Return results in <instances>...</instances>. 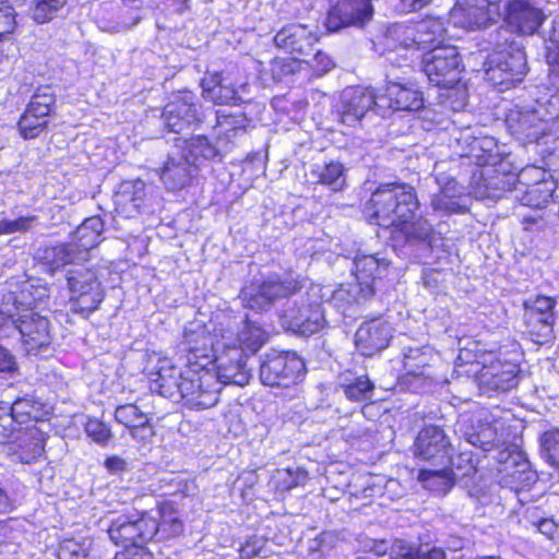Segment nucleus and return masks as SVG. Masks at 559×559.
<instances>
[{
    "label": "nucleus",
    "instance_id": "f257e3e1",
    "mask_svg": "<svg viewBox=\"0 0 559 559\" xmlns=\"http://www.w3.org/2000/svg\"><path fill=\"white\" fill-rule=\"evenodd\" d=\"M419 202L413 187L404 183L381 185L372 192L366 205L370 223L392 227L394 248H424L432 250L441 240L440 234L423 217L415 218Z\"/></svg>",
    "mask_w": 559,
    "mask_h": 559
},
{
    "label": "nucleus",
    "instance_id": "f03ea898",
    "mask_svg": "<svg viewBox=\"0 0 559 559\" xmlns=\"http://www.w3.org/2000/svg\"><path fill=\"white\" fill-rule=\"evenodd\" d=\"M306 278L293 272L270 275L261 283L245 287L239 295L243 307L263 312L277 300L288 298L305 286Z\"/></svg>",
    "mask_w": 559,
    "mask_h": 559
},
{
    "label": "nucleus",
    "instance_id": "7ed1b4c3",
    "mask_svg": "<svg viewBox=\"0 0 559 559\" xmlns=\"http://www.w3.org/2000/svg\"><path fill=\"white\" fill-rule=\"evenodd\" d=\"M557 117V112L551 111L546 103L535 102L511 112L507 123L511 134L523 145L539 144L549 135Z\"/></svg>",
    "mask_w": 559,
    "mask_h": 559
},
{
    "label": "nucleus",
    "instance_id": "20e7f679",
    "mask_svg": "<svg viewBox=\"0 0 559 559\" xmlns=\"http://www.w3.org/2000/svg\"><path fill=\"white\" fill-rule=\"evenodd\" d=\"M484 67L485 79L500 92L521 83L528 71L525 51L515 45L492 51Z\"/></svg>",
    "mask_w": 559,
    "mask_h": 559
},
{
    "label": "nucleus",
    "instance_id": "39448f33",
    "mask_svg": "<svg viewBox=\"0 0 559 559\" xmlns=\"http://www.w3.org/2000/svg\"><path fill=\"white\" fill-rule=\"evenodd\" d=\"M179 385L178 400L191 409H205L217 404L221 383L207 367L187 366Z\"/></svg>",
    "mask_w": 559,
    "mask_h": 559
},
{
    "label": "nucleus",
    "instance_id": "423d86ee",
    "mask_svg": "<svg viewBox=\"0 0 559 559\" xmlns=\"http://www.w3.org/2000/svg\"><path fill=\"white\" fill-rule=\"evenodd\" d=\"M389 262L373 254L356 255L353 260L352 273L357 283L350 284L348 287L341 286L333 293L335 301H345L347 304L361 302L370 298L373 290V282L376 278L384 275Z\"/></svg>",
    "mask_w": 559,
    "mask_h": 559
},
{
    "label": "nucleus",
    "instance_id": "0eeeda50",
    "mask_svg": "<svg viewBox=\"0 0 559 559\" xmlns=\"http://www.w3.org/2000/svg\"><path fill=\"white\" fill-rule=\"evenodd\" d=\"M278 318L284 330L302 336L312 335L325 325L322 304L317 293H307L298 300L287 302Z\"/></svg>",
    "mask_w": 559,
    "mask_h": 559
},
{
    "label": "nucleus",
    "instance_id": "6e6552de",
    "mask_svg": "<svg viewBox=\"0 0 559 559\" xmlns=\"http://www.w3.org/2000/svg\"><path fill=\"white\" fill-rule=\"evenodd\" d=\"M67 282L72 312L87 318L98 309L104 300L105 293L102 283L92 270L84 267L69 270Z\"/></svg>",
    "mask_w": 559,
    "mask_h": 559
},
{
    "label": "nucleus",
    "instance_id": "1a4fd4ad",
    "mask_svg": "<svg viewBox=\"0 0 559 559\" xmlns=\"http://www.w3.org/2000/svg\"><path fill=\"white\" fill-rule=\"evenodd\" d=\"M221 341L219 325L212 334L205 325L191 323L185 328L179 353L186 360V366L204 368L213 365Z\"/></svg>",
    "mask_w": 559,
    "mask_h": 559
},
{
    "label": "nucleus",
    "instance_id": "9d476101",
    "mask_svg": "<svg viewBox=\"0 0 559 559\" xmlns=\"http://www.w3.org/2000/svg\"><path fill=\"white\" fill-rule=\"evenodd\" d=\"M221 341L243 348V356L254 355L266 342L267 333L247 314H223L219 321Z\"/></svg>",
    "mask_w": 559,
    "mask_h": 559
},
{
    "label": "nucleus",
    "instance_id": "9b49d317",
    "mask_svg": "<svg viewBox=\"0 0 559 559\" xmlns=\"http://www.w3.org/2000/svg\"><path fill=\"white\" fill-rule=\"evenodd\" d=\"M520 173L510 169V164L501 160L497 165L485 166L476 170L471 179L472 193L476 199L497 200L511 192L518 185Z\"/></svg>",
    "mask_w": 559,
    "mask_h": 559
},
{
    "label": "nucleus",
    "instance_id": "f8f14e48",
    "mask_svg": "<svg viewBox=\"0 0 559 559\" xmlns=\"http://www.w3.org/2000/svg\"><path fill=\"white\" fill-rule=\"evenodd\" d=\"M423 70L429 82L443 88L453 87L460 80L462 60L454 46H435L423 58Z\"/></svg>",
    "mask_w": 559,
    "mask_h": 559
},
{
    "label": "nucleus",
    "instance_id": "ddd939ff",
    "mask_svg": "<svg viewBox=\"0 0 559 559\" xmlns=\"http://www.w3.org/2000/svg\"><path fill=\"white\" fill-rule=\"evenodd\" d=\"M305 362L296 353L271 352L260 364V379L264 385L289 386L305 374Z\"/></svg>",
    "mask_w": 559,
    "mask_h": 559
},
{
    "label": "nucleus",
    "instance_id": "4468645a",
    "mask_svg": "<svg viewBox=\"0 0 559 559\" xmlns=\"http://www.w3.org/2000/svg\"><path fill=\"white\" fill-rule=\"evenodd\" d=\"M154 525L153 516L147 513L120 514L111 520L108 535L117 546L142 548L152 542V534L156 532Z\"/></svg>",
    "mask_w": 559,
    "mask_h": 559
},
{
    "label": "nucleus",
    "instance_id": "2eb2a0df",
    "mask_svg": "<svg viewBox=\"0 0 559 559\" xmlns=\"http://www.w3.org/2000/svg\"><path fill=\"white\" fill-rule=\"evenodd\" d=\"M55 108L56 94L52 87L48 85L37 87L17 122L21 136L35 139L44 132L48 126V118L55 112Z\"/></svg>",
    "mask_w": 559,
    "mask_h": 559
},
{
    "label": "nucleus",
    "instance_id": "dca6fc26",
    "mask_svg": "<svg viewBox=\"0 0 559 559\" xmlns=\"http://www.w3.org/2000/svg\"><path fill=\"white\" fill-rule=\"evenodd\" d=\"M513 198L530 207H543L550 199H559V187L545 179V171L526 167L520 171Z\"/></svg>",
    "mask_w": 559,
    "mask_h": 559
},
{
    "label": "nucleus",
    "instance_id": "f3484780",
    "mask_svg": "<svg viewBox=\"0 0 559 559\" xmlns=\"http://www.w3.org/2000/svg\"><path fill=\"white\" fill-rule=\"evenodd\" d=\"M248 358L243 356V348L231 346L229 343L219 342L217 354L212 369L221 383L243 386L249 382L251 368L247 365Z\"/></svg>",
    "mask_w": 559,
    "mask_h": 559
},
{
    "label": "nucleus",
    "instance_id": "a211bd4d",
    "mask_svg": "<svg viewBox=\"0 0 559 559\" xmlns=\"http://www.w3.org/2000/svg\"><path fill=\"white\" fill-rule=\"evenodd\" d=\"M144 371L151 382V390L177 401L185 371L177 368L170 358L155 352L146 354Z\"/></svg>",
    "mask_w": 559,
    "mask_h": 559
},
{
    "label": "nucleus",
    "instance_id": "6ab92c4d",
    "mask_svg": "<svg viewBox=\"0 0 559 559\" xmlns=\"http://www.w3.org/2000/svg\"><path fill=\"white\" fill-rule=\"evenodd\" d=\"M373 13L371 0H341L329 10L324 25L331 33L346 27L364 28Z\"/></svg>",
    "mask_w": 559,
    "mask_h": 559
},
{
    "label": "nucleus",
    "instance_id": "aec40b11",
    "mask_svg": "<svg viewBox=\"0 0 559 559\" xmlns=\"http://www.w3.org/2000/svg\"><path fill=\"white\" fill-rule=\"evenodd\" d=\"M164 128L180 134L193 123L201 121L195 96L190 92L176 95L163 109Z\"/></svg>",
    "mask_w": 559,
    "mask_h": 559
},
{
    "label": "nucleus",
    "instance_id": "412c9836",
    "mask_svg": "<svg viewBox=\"0 0 559 559\" xmlns=\"http://www.w3.org/2000/svg\"><path fill=\"white\" fill-rule=\"evenodd\" d=\"M9 320L20 332L28 350L39 349L51 343L50 324L45 316L35 311L16 312L10 314Z\"/></svg>",
    "mask_w": 559,
    "mask_h": 559
},
{
    "label": "nucleus",
    "instance_id": "4be33fe9",
    "mask_svg": "<svg viewBox=\"0 0 559 559\" xmlns=\"http://www.w3.org/2000/svg\"><path fill=\"white\" fill-rule=\"evenodd\" d=\"M392 324L382 319H372L360 324L355 333V346L366 356L372 357L385 349L393 337Z\"/></svg>",
    "mask_w": 559,
    "mask_h": 559
},
{
    "label": "nucleus",
    "instance_id": "5701e85b",
    "mask_svg": "<svg viewBox=\"0 0 559 559\" xmlns=\"http://www.w3.org/2000/svg\"><path fill=\"white\" fill-rule=\"evenodd\" d=\"M518 374L519 366L510 361L497 360L484 365L478 373L479 390L488 396L510 391L519 383Z\"/></svg>",
    "mask_w": 559,
    "mask_h": 559
},
{
    "label": "nucleus",
    "instance_id": "b1692460",
    "mask_svg": "<svg viewBox=\"0 0 559 559\" xmlns=\"http://www.w3.org/2000/svg\"><path fill=\"white\" fill-rule=\"evenodd\" d=\"M378 95L369 87L352 86L343 91L340 116L343 123L354 126L368 111L377 114Z\"/></svg>",
    "mask_w": 559,
    "mask_h": 559
},
{
    "label": "nucleus",
    "instance_id": "393cba45",
    "mask_svg": "<svg viewBox=\"0 0 559 559\" xmlns=\"http://www.w3.org/2000/svg\"><path fill=\"white\" fill-rule=\"evenodd\" d=\"M424 106V98L419 91L390 82L384 92L378 95L377 115L385 116L388 110L416 111Z\"/></svg>",
    "mask_w": 559,
    "mask_h": 559
},
{
    "label": "nucleus",
    "instance_id": "a878e982",
    "mask_svg": "<svg viewBox=\"0 0 559 559\" xmlns=\"http://www.w3.org/2000/svg\"><path fill=\"white\" fill-rule=\"evenodd\" d=\"M545 19L544 11L530 0H512L508 3L507 23L520 35H534Z\"/></svg>",
    "mask_w": 559,
    "mask_h": 559
},
{
    "label": "nucleus",
    "instance_id": "bb28decb",
    "mask_svg": "<svg viewBox=\"0 0 559 559\" xmlns=\"http://www.w3.org/2000/svg\"><path fill=\"white\" fill-rule=\"evenodd\" d=\"M450 19L455 26L475 31L486 28L495 23L485 0H459L450 12Z\"/></svg>",
    "mask_w": 559,
    "mask_h": 559
},
{
    "label": "nucleus",
    "instance_id": "cd10ccee",
    "mask_svg": "<svg viewBox=\"0 0 559 559\" xmlns=\"http://www.w3.org/2000/svg\"><path fill=\"white\" fill-rule=\"evenodd\" d=\"M317 41L316 33L305 24H288L274 36L276 47L297 57L311 55Z\"/></svg>",
    "mask_w": 559,
    "mask_h": 559
},
{
    "label": "nucleus",
    "instance_id": "c85d7f7f",
    "mask_svg": "<svg viewBox=\"0 0 559 559\" xmlns=\"http://www.w3.org/2000/svg\"><path fill=\"white\" fill-rule=\"evenodd\" d=\"M145 182L143 180H128L120 183L114 195L116 211L126 217H133L144 204Z\"/></svg>",
    "mask_w": 559,
    "mask_h": 559
},
{
    "label": "nucleus",
    "instance_id": "c756f323",
    "mask_svg": "<svg viewBox=\"0 0 559 559\" xmlns=\"http://www.w3.org/2000/svg\"><path fill=\"white\" fill-rule=\"evenodd\" d=\"M193 169L194 166L188 156L173 154L164 163L159 177L168 190L176 191L185 188L190 182Z\"/></svg>",
    "mask_w": 559,
    "mask_h": 559
},
{
    "label": "nucleus",
    "instance_id": "7c9ffc66",
    "mask_svg": "<svg viewBox=\"0 0 559 559\" xmlns=\"http://www.w3.org/2000/svg\"><path fill=\"white\" fill-rule=\"evenodd\" d=\"M336 386L342 390L347 400L358 403L370 401L374 391V384L367 373H358L349 369L338 373Z\"/></svg>",
    "mask_w": 559,
    "mask_h": 559
},
{
    "label": "nucleus",
    "instance_id": "2f4dec72",
    "mask_svg": "<svg viewBox=\"0 0 559 559\" xmlns=\"http://www.w3.org/2000/svg\"><path fill=\"white\" fill-rule=\"evenodd\" d=\"M203 97L217 105L238 104L241 98L231 82L221 73H214L202 81Z\"/></svg>",
    "mask_w": 559,
    "mask_h": 559
},
{
    "label": "nucleus",
    "instance_id": "473e14b6",
    "mask_svg": "<svg viewBox=\"0 0 559 559\" xmlns=\"http://www.w3.org/2000/svg\"><path fill=\"white\" fill-rule=\"evenodd\" d=\"M104 222L99 216L86 218L74 231L72 242L78 246L79 254L90 257V251L102 241Z\"/></svg>",
    "mask_w": 559,
    "mask_h": 559
},
{
    "label": "nucleus",
    "instance_id": "72a5a7b5",
    "mask_svg": "<svg viewBox=\"0 0 559 559\" xmlns=\"http://www.w3.org/2000/svg\"><path fill=\"white\" fill-rule=\"evenodd\" d=\"M414 447V454H439L447 452L451 442L442 428L429 425L418 432Z\"/></svg>",
    "mask_w": 559,
    "mask_h": 559
},
{
    "label": "nucleus",
    "instance_id": "f704fd0d",
    "mask_svg": "<svg viewBox=\"0 0 559 559\" xmlns=\"http://www.w3.org/2000/svg\"><path fill=\"white\" fill-rule=\"evenodd\" d=\"M415 49L425 50L443 40L445 28L440 19L426 17L413 23Z\"/></svg>",
    "mask_w": 559,
    "mask_h": 559
},
{
    "label": "nucleus",
    "instance_id": "c9c22d12",
    "mask_svg": "<svg viewBox=\"0 0 559 559\" xmlns=\"http://www.w3.org/2000/svg\"><path fill=\"white\" fill-rule=\"evenodd\" d=\"M49 299V289L45 285L24 283L14 296L16 312H28L46 306Z\"/></svg>",
    "mask_w": 559,
    "mask_h": 559
},
{
    "label": "nucleus",
    "instance_id": "e433bc0d",
    "mask_svg": "<svg viewBox=\"0 0 559 559\" xmlns=\"http://www.w3.org/2000/svg\"><path fill=\"white\" fill-rule=\"evenodd\" d=\"M310 174L316 179V183L325 186L333 192H340L347 186L345 167L340 162L332 160L323 165H314Z\"/></svg>",
    "mask_w": 559,
    "mask_h": 559
},
{
    "label": "nucleus",
    "instance_id": "4c0bfd02",
    "mask_svg": "<svg viewBox=\"0 0 559 559\" xmlns=\"http://www.w3.org/2000/svg\"><path fill=\"white\" fill-rule=\"evenodd\" d=\"M41 259H44L52 270L60 269L67 264H79L86 261L82 254H79L78 246L72 241L45 248Z\"/></svg>",
    "mask_w": 559,
    "mask_h": 559
},
{
    "label": "nucleus",
    "instance_id": "58836bf2",
    "mask_svg": "<svg viewBox=\"0 0 559 559\" xmlns=\"http://www.w3.org/2000/svg\"><path fill=\"white\" fill-rule=\"evenodd\" d=\"M247 119L242 114H231L225 110L216 111V131L218 142L227 145L239 133L245 132Z\"/></svg>",
    "mask_w": 559,
    "mask_h": 559
},
{
    "label": "nucleus",
    "instance_id": "ea45409f",
    "mask_svg": "<svg viewBox=\"0 0 559 559\" xmlns=\"http://www.w3.org/2000/svg\"><path fill=\"white\" fill-rule=\"evenodd\" d=\"M183 143L186 146L181 154L188 156L193 166L202 160H212L221 154V148L212 144L205 135L192 136L183 140Z\"/></svg>",
    "mask_w": 559,
    "mask_h": 559
},
{
    "label": "nucleus",
    "instance_id": "a19ab883",
    "mask_svg": "<svg viewBox=\"0 0 559 559\" xmlns=\"http://www.w3.org/2000/svg\"><path fill=\"white\" fill-rule=\"evenodd\" d=\"M449 182L438 194H435L431 199V206L435 211L444 212L448 214H463L467 212L468 206L464 200L452 192V188Z\"/></svg>",
    "mask_w": 559,
    "mask_h": 559
},
{
    "label": "nucleus",
    "instance_id": "79ce46f5",
    "mask_svg": "<svg viewBox=\"0 0 559 559\" xmlns=\"http://www.w3.org/2000/svg\"><path fill=\"white\" fill-rule=\"evenodd\" d=\"M418 480L425 488L438 493L448 492L454 485L453 476L448 473L445 467L440 469L423 468L419 471Z\"/></svg>",
    "mask_w": 559,
    "mask_h": 559
},
{
    "label": "nucleus",
    "instance_id": "37998d69",
    "mask_svg": "<svg viewBox=\"0 0 559 559\" xmlns=\"http://www.w3.org/2000/svg\"><path fill=\"white\" fill-rule=\"evenodd\" d=\"M273 479L276 491L286 492L295 487L305 485L308 480V472L302 467L282 468L276 471Z\"/></svg>",
    "mask_w": 559,
    "mask_h": 559
},
{
    "label": "nucleus",
    "instance_id": "c03bdc74",
    "mask_svg": "<svg viewBox=\"0 0 559 559\" xmlns=\"http://www.w3.org/2000/svg\"><path fill=\"white\" fill-rule=\"evenodd\" d=\"M385 38L388 46L392 48L415 49L413 23L392 24L386 29Z\"/></svg>",
    "mask_w": 559,
    "mask_h": 559
},
{
    "label": "nucleus",
    "instance_id": "a18cd8bd",
    "mask_svg": "<svg viewBox=\"0 0 559 559\" xmlns=\"http://www.w3.org/2000/svg\"><path fill=\"white\" fill-rule=\"evenodd\" d=\"M68 0H33L29 5L32 19L43 24L52 20L58 11L62 9Z\"/></svg>",
    "mask_w": 559,
    "mask_h": 559
},
{
    "label": "nucleus",
    "instance_id": "49530a36",
    "mask_svg": "<svg viewBox=\"0 0 559 559\" xmlns=\"http://www.w3.org/2000/svg\"><path fill=\"white\" fill-rule=\"evenodd\" d=\"M404 368L414 376L423 374V369L429 365L431 353L428 347H409L403 354Z\"/></svg>",
    "mask_w": 559,
    "mask_h": 559
},
{
    "label": "nucleus",
    "instance_id": "de8ad7c7",
    "mask_svg": "<svg viewBox=\"0 0 559 559\" xmlns=\"http://www.w3.org/2000/svg\"><path fill=\"white\" fill-rule=\"evenodd\" d=\"M157 514L160 516V520L153 516L156 532L152 534V542H162L181 534L183 526L182 522L178 518L170 514L160 515L159 512H157Z\"/></svg>",
    "mask_w": 559,
    "mask_h": 559
},
{
    "label": "nucleus",
    "instance_id": "09e8293b",
    "mask_svg": "<svg viewBox=\"0 0 559 559\" xmlns=\"http://www.w3.org/2000/svg\"><path fill=\"white\" fill-rule=\"evenodd\" d=\"M524 318L528 332L532 335H536L537 337H542L544 340H547L551 336L555 316H551V318H546V316L544 317L543 313L536 314L525 311Z\"/></svg>",
    "mask_w": 559,
    "mask_h": 559
},
{
    "label": "nucleus",
    "instance_id": "8fccbe9b",
    "mask_svg": "<svg viewBox=\"0 0 559 559\" xmlns=\"http://www.w3.org/2000/svg\"><path fill=\"white\" fill-rule=\"evenodd\" d=\"M116 420L126 428L133 429L139 424H146L147 416L134 404L120 405L115 411Z\"/></svg>",
    "mask_w": 559,
    "mask_h": 559
},
{
    "label": "nucleus",
    "instance_id": "3c124183",
    "mask_svg": "<svg viewBox=\"0 0 559 559\" xmlns=\"http://www.w3.org/2000/svg\"><path fill=\"white\" fill-rule=\"evenodd\" d=\"M23 0H0V40L12 34L16 26L15 7Z\"/></svg>",
    "mask_w": 559,
    "mask_h": 559
},
{
    "label": "nucleus",
    "instance_id": "603ef678",
    "mask_svg": "<svg viewBox=\"0 0 559 559\" xmlns=\"http://www.w3.org/2000/svg\"><path fill=\"white\" fill-rule=\"evenodd\" d=\"M39 408L28 399H17L11 405V417L19 424H27L37 420Z\"/></svg>",
    "mask_w": 559,
    "mask_h": 559
},
{
    "label": "nucleus",
    "instance_id": "864d4df0",
    "mask_svg": "<svg viewBox=\"0 0 559 559\" xmlns=\"http://www.w3.org/2000/svg\"><path fill=\"white\" fill-rule=\"evenodd\" d=\"M449 465L445 466L448 473L453 476V481L456 479L469 477L476 472V466L471 456H447Z\"/></svg>",
    "mask_w": 559,
    "mask_h": 559
},
{
    "label": "nucleus",
    "instance_id": "5fc2aeb1",
    "mask_svg": "<svg viewBox=\"0 0 559 559\" xmlns=\"http://www.w3.org/2000/svg\"><path fill=\"white\" fill-rule=\"evenodd\" d=\"M239 554L242 559H252L254 557L266 558L270 556L271 550L267 547L266 539L253 536L240 547Z\"/></svg>",
    "mask_w": 559,
    "mask_h": 559
},
{
    "label": "nucleus",
    "instance_id": "6e6d98bb",
    "mask_svg": "<svg viewBox=\"0 0 559 559\" xmlns=\"http://www.w3.org/2000/svg\"><path fill=\"white\" fill-rule=\"evenodd\" d=\"M87 436L96 443L108 445L112 440V433L108 426L96 418H91L85 424Z\"/></svg>",
    "mask_w": 559,
    "mask_h": 559
},
{
    "label": "nucleus",
    "instance_id": "4d7b16f0",
    "mask_svg": "<svg viewBox=\"0 0 559 559\" xmlns=\"http://www.w3.org/2000/svg\"><path fill=\"white\" fill-rule=\"evenodd\" d=\"M495 430L489 426H484L479 431L466 433V441L485 452L493 449Z\"/></svg>",
    "mask_w": 559,
    "mask_h": 559
},
{
    "label": "nucleus",
    "instance_id": "13d9d810",
    "mask_svg": "<svg viewBox=\"0 0 559 559\" xmlns=\"http://www.w3.org/2000/svg\"><path fill=\"white\" fill-rule=\"evenodd\" d=\"M38 218L35 215H26L20 216L15 219H1L0 223L2 225L3 231L5 235L15 234V233H26L31 230Z\"/></svg>",
    "mask_w": 559,
    "mask_h": 559
},
{
    "label": "nucleus",
    "instance_id": "bf43d9fd",
    "mask_svg": "<svg viewBox=\"0 0 559 559\" xmlns=\"http://www.w3.org/2000/svg\"><path fill=\"white\" fill-rule=\"evenodd\" d=\"M487 48H491L492 51L508 49L510 45H515L513 41H511L512 34L510 29L501 25L496 26L495 29L487 34Z\"/></svg>",
    "mask_w": 559,
    "mask_h": 559
},
{
    "label": "nucleus",
    "instance_id": "052dcab7",
    "mask_svg": "<svg viewBox=\"0 0 559 559\" xmlns=\"http://www.w3.org/2000/svg\"><path fill=\"white\" fill-rule=\"evenodd\" d=\"M556 306V300L546 296H537L532 300H527L525 302V311L532 313H543L546 318H551L555 316L554 308Z\"/></svg>",
    "mask_w": 559,
    "mask_h": 559
},
{
    "label": "nucleus",
    "instance_id": "680f3d73",
    "mask_svg": "<svg viewBox=\"0 0 559 559\" xmlns=\"http://www.w3.org/2000/svg\"><path fill=\"white\" fill-rule=\"evenodd\" d=\"M391 559H418L419 549L403 539H395L390 546Z\"/></svg>",
    "mask_w": 559,
    "mask_h": 559
},
{
    "label": "nucleus",
    "instance_id": "e2e57ef3",
    "mask_svg": "<svg viewBox=\"0 0 559 559\" xmlns=\"http://www.w3.org/2000/svg\"><path fill=\"white\" fill-rule=\"evenodd\" d=\"M130 435L140 444V448L151 451L148 445L153 443L155 432L153 427L148 425V421L146 424H139L130 430Z\"/></svg>",
    "mask_w": 559,
    "mask_h": 559
},
{
    "label": "nucleus",
    "instance_id": "0e129e2a",
    "mask_svg": "<svg viewBox=\"0 0 559 559\" xmlns=\"http://www.w3.org/2000/svg\"><path fill=\"white\" fill-rule=\"evenodd\" d=\"M540 448L545 454H559V429L544 432L540 437Z\"/></svg>",
    "mask_w": 559,
    "mask_h": 559
},
{
    "label": "nucleus",
    "instance_id": "69168bd1",
    "mask_svg": "<svg viewBox=\"0 0 559 559\" xmlns=\"http://www.w3.org/2000/svg\"><path fill=\"white\" fill-rule=\"evenodd\" d=\"M312 66L320 74H324L334 67V62L326 53L317 50L313 55Z\"/></svg>",
    "mask_w": 559,
    "mask_h": 559
},
{
    "label": "nucleus",
    "instance_id": "338daca9",
    "mask_svg": "<svg viewBox=\"0 0 559 559\" xmlns=\"http://www.w3.org/2000/svg\"><path fill=\"white\" fill-rule=\"evenodd\" d=\"M82 547L74 540H66L59 548V559H78Z\"/></svg>",
    "mask_w": 559,
    "mask_h": 559
},
{
    "label": "nucleus",
    "instance_id": "774afa93",
    "mask_svg": "<svg viewBox=\"0 0 559 559\" xmlns=\"http://www.w3.org/2000/svg\"><path fill=\"white\" fill-rule=\"evenodd\" d=\"M548 92L550 98L559 103V62L552 64L548 75Z\"/></svg>",
    "mask_w": 559,
    "mask_h": 559
}]
</instances>
